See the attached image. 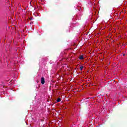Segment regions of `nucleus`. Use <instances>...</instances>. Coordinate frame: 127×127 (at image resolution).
<instances>
[{
  "label": "nucleus",
  "mask_w": 127,
  "mask_h": 127,
  "mask_svg": "<svg viewBox=\"0 0 127 127\" xmlns=\"http://www.w3.org/2000/svg\"><path fill=\"white\" fill-rule=\"evenodd\" d=\"M41 83L42 85H44L45 83V78H44V77H42L41 79Z\"/></svg>",
  "instance_id": "nucleus-1"
},
{
  "label": "nucleus",
  "mask_w": 127,
  "mask_h": 127,
  "mask_svg": "<svg viewBox=\"0 0 127 127\" xmlns=\"http://www.w3.org/2000/svg\"><path fill=\"white\" fill-rule=\"evenodd\" d=\"M83 59H84V56H83V55H81L79 57V60H83Z\"/></svg>",
  "instance_id": "nucleus-2"
},
{
  "label": "nucleus",
  "mask_w": 127,
  "mask_h": 127,
  "mask_svg": "<svg viewBox=\"0 0 127 127\" xmlns=\"http://www.w3.org/2000/svg\"><path fill=\"white\" fill-rule=\"evenodd\" d=\"M61 101V98H58V99L57 100V103H59V102H60Z\"/></svg>",
  "instance_id": "nucleus-3"
},
{
  "label": "nucleus",
  "mask_w": 127,
  "mask_h": 127,
  "mask_svg": "<svg viewBox=\"0 0 127 127\" xmlns=\"http://www.w3.org/2000/svg\"><path fill=\"white\" fill-rule=\"evenodd\" d=\"M83 69H84V66L81 65V66H80V70L82 71V70H83Z\"/></svg>",
  "instance_id": "nucleus-4"
},
{
  "label": "nucleus",
  "mask_w": 127,
  "mask_h": 127,
  "mask_svg": "<svg viewBox=\"0 0 127 127\" xmlns=\"http://www.w3.org/2000/svg\"><path fill=\"white\" fill-rule=\"evenodd\" d=\"M30 20H32V18H29Z\"/></svg>",
  "instance_id": "nucleus-5"
},
{
  "label": "nucleus",
  "mask_w": 127,
  "mask_h": 127,
  "mask_svg": "<svg viewBox=\"0 0 127 127\" xmlns=\"http://www.w3.org/2000/svg\"><path fill=\"white\" fill-rule=\"evenodd\" d=\"M125 55H126L124 54V55H123V56H125Z\"/></svg>",
  "instance_id": "nucleus-6"
}]
</instances>
